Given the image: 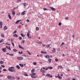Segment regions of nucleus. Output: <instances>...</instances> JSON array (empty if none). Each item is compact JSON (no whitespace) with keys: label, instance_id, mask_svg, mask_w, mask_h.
<instances>
[{"label":"nucleus","instance_id":"nucleus-1","mask_svg":"<svg viewBox=\"0 0 80 80\" xmlns=\"http://www.w3.org/2000/svg\"><path fill=\"white\" fill-rule=\"evenodd\" d=\"M14 68H15L14 67H9L8 69V70L9 72H14L15 71V69H14Z\"/></svg>","mask_w":80,"mask_h":80},{"label":"nucleus","instance_id":"nucleus-2","mask_svg":"<svg viewBox=\"0 0 80 80\" xmlns=\"http://www.w3.org/2000/svg\"><path fill=\"white\" fill-rule=\"evenodd\" d=\"M7 78L8 79H13V80H15V78L13 76H10V75H8L7 76Z\"/></svg>","mask_w":80,"mask_h":80},{"label":"nucleus","instance_id":"nucleus-3","mask_svg":"<svg viewBox=\"0 0 80 80\" xmlns=\"http://www.w3.org/2000/svg\"><path fill=\"white\" fill-rule=\"evenodd\" d=\"M18 60H23V58L22 57H19L17 58Z\"/></svg>","mask_w":80,"mask_h":80},{"label":"nucleus","instance_id":"nucleus-4","mask_svg":"<svg viewBox=\"0 0 80 80\" xmlns=\"http://www.w3.org/2000/svg\"><path fill=\"white\" fill-rule=\"evenodd\" d=\"M30 33V31H28V32L27 33V36L28 37V38H30V34H29Z\"/></svg>","mask_w":80,"mask_h":80},{"label":"nucleus","instance_id":"nucleus-5","mask_svg":"<svg viewBox=\"0 0 80 80\" xmlns=\"http://www.w3.org/2000/svg\"><path fill=\"white\" fill-rule=\"evenodd\" d=\"M31 78H37V77L36 76H35L34 75H32V74H31Z\"/></svg>","mask_w":80,"mask_h":80},{"label":"nucleus","instance_id":"nucleus-6","mask_svg":"<svg viewBox=\"0 0 80 80\" xmlns=\"http://www.w3.org/2000/svg\"><path fill=\"white\" fill-rule=\"evenodd\" d=\"M45 58L47 59L50 58V56L48 55H46V56H44Z\"/></svg>","mask_w":80,"mask_h":80},{"label":"nucleus","instance_id":"nucleus-7","mask_svg":"<svg viewBox=\"0 0 80 80\" xmlns=\"http://www.w3.org/2000/svg\"><path fill=\"white\" fill-rule=\"evenodd\" d=\"M6 50H7L6 48H2V50L3 52H6Z\"/></svg>","mask_w":80,"mask_h":80},{"label":"nucleus","instance_id":"nucleus-8","mask_svg":"<svg viewBox=\"0 0 80 80\" xmlns=\"http://www.w3.org/2000/svg\"><path fill=\"white\" fill-rule=\"evenodd\" d=\"M46 76H47V77H49L51 78H52V75H50V74H46Z\"/></svg>","mask_w":80,"mask_h":80},{"label":"nucleus","instance_id":"nucleus-9","mask_svg":"<svg viewBox=\"0 0 80 80\" xmlns=\"http://www.w3.org/2000/svg\"><path fill=\"white\" fill-rule=\"evenodd\" d=\"M8 17L10 20H12V17L9 13H8Z\"/></svg>","mask_w":80,"mask_h":80},{"label":"nucleus","instance_id":"nucleus-10","mask_svg":"<svg viewBox=\"0 0 80 80\" xmlns=\"http://www.w3.org/2000/svg\"><path fill=\"white\" fill-rule=\"evenodd\" d=\"M50 8L52 10V11H55V8H52V7Z\"/></svg>","mask_w":80,"mask_h":80},{"label":"nucleus","instance_id":"nucleus-11","mask_svg":"<svg viewBox=\"0 0 80 80\" xmlns=\"http://www.w3.org/2000/svg\"><path fill=\"white\" fill-rule=\"evenodd\" d=\"M23 5H24V7H27V6L28 5V4H27V3H24V4H23Z\"/></svg>","mask_w":80,"mask_h":80},{"label":"nucleus","instance_id":"nucleus-12","mask_svg":"<svg viewBox=\"0 0 80 80\" xmlns=\"http://www.w3.org/2000/svg\"><path fill=\"white\" fill-rule=\"evenodd\" d=\"M16 68H18V69H20V67L19 65L16 66Z\"/></svg>","mask_w":80,"mask_h":80},{"label":"nucleus","instance_id":"nucleus-13","mask_svg":"<svg viewBox=\"0 0 80 80\" xmlns=\"http://www.w3.org/2000/svg\"><path fill=\"white\" fill-rule=\"evenodd\" d=\"M25 11H24V12H22L21 13V15H25Z\"/></svg>","mask_w":80,"mask_h":80},{"label":"nucleus","instance_id":"nucleus-14","mask_svg":"<svg viewBox=\"0 0 80 80\" xmlns=\"http://www.w3.org/2000/svg\"><path fill=\"white\" fill-rule=\"evenodd\" d=\"M19 65L21 67H23V64H22V63L19 64Z\"/></svg>","mask_w":80,"mask_h":80},{"label":"nucleus","instance_id":"nucleus-15","mask_svg":"<svg viewBox=\"0 0 80 80\" xmlns=\"http://www.w3.org/2000/svg\"><path fill=\"white\" fill-rule=\"evenodd\" d=\"M0 63L1 65H2V64H3L4 63V62L2 61H1L0 62Z\"/></svg>","mask_w":80,"mask_h":80},{"label":"nucleus","instance_id":"nucleus-16","mask_svg":"<svg viewBox=\"0 0 80 80\" xmlns=\"http://www.w3.org/2000/svg\"><path fill=\"white\" fill-rule=\"evenodd\" d=\"M1 37H2V38H5V36H4V34H1Z\"/></svg>","mask_w":80,"mask_h":80},{"label":"nucleus","instance_id":"nucleus-17","mask_svg":"<svg viewBox=\"0 0 80 80\" xmlns=\"http://www.w3.org/2000/svg\"><path fill=\"white\" fill-rule=\"evenodd\" d=\"M23 75L25 76H26V77H27V76H28V74L25 73V72H24L23 73Z\"/></svg>","mask_w":80,"mask_h":80},{"label":"nucleus","instance_id":"nucleus-18","mask_svg":"<svg viewBox=\"0 0 80 80\" xmlns=\"http://www.w3.org/2000/svg\"><path fill=\"white\" fill-rule=\"evenodd\" d=\"M3 28H4V30H7V27L6 26H5Z\"/></svg>","mask_w":80,"mask_h":80},{"label":"nucleus","instance_id":"nucleus-19","mask_svg":"<svg viewBox=\"0 0 80 80\" xmlns=\"http://www.w3.org/2000/svg\"><path fill=\"white\" fill-rule=\"evenodd\" d=\"M20 22V20H18L17 21L15 22L16 24H18V22Z\"/></svg>","mask_w":80,"mask_h":80},{"label":"nucleus","instance_id":"nucleus-20","mask_svg":"<svg viewBox=\"0 0 80 80\" xmlns=\"http://www.w3.org/2000/svg\"><path fill=\"white\" fill-rule=\"evenodd\" d=\"M52 52H55V48H53V50H52Z\"/></svg>","mask_w":80,"mask_h":80},{"label":"nucleus","instance_id":"nucleus-21","mask_svg":"<svg viewBox=\"0 0 80 80\" xmlns=\"http://www.w3.org/2000/svg\"><path fill=\"white\" fill-rule=\"evenodd\" d=\"M13 36L14 37H18V35L17 34H14L13 35Z\"/></svg>","mask_w":80,"mask_h":80},{"label":"nucleus","instance_id":"nucleus-22","mask_svg":"<svg viewBox=\"0 0 80 80\" xmlns=\"http://www.w3.org/2000/svg\"><path fill=\"white\" fill-rule=\"evenodd\" d=\"M48 61L49 63H51V62H52V59H49Z\"/></svg>","mask_w":80,"mask_h":80},{"label":"nucleus","instance_id":"nucleus-23","mask_svg":"<svg viewBox=\"0 0 80 80\" xmlns=\"http://www.w3.org/2000/svg\"><path fill=\"white\" fill-rule=\"evenodd\" d=\"M58 78L59 79H60V80H61V79H62V77L61 76H58Z\"/></svg>","mask_w":80,"mask_h":80},{"label":"nucleus","instance_id":"nucleus-24","mask_svg":"<svg viewBox=\"0 0 80 80\" xmlns=\"http://www.w3.org/2000/svg\"><path fill=\"white\" fill-rule=\"evenodd\" d=\"M37 43H38V44H41V43H42V42H36Z\"/></svg>","mask_w":80,"mask_h":80},{"label":"nucleus","instance_id":"nucleus-25","mask_svg":"<svg viewBox=\"0 0 80 80\" xmlns=\"http://www.w3.org/2000/svg\"><path fill=\"white\" fill-rule=\"evenodd\" d=\"M12 15H15V12H14V11H12Z\"/></svg>","mask_w":80,"mask_h":80},{"label":"nucleus","instance_id":"nucleus-26","mask_svg":"<svg viewBox=\"0 0 80 80\" xmlns=\"http://www.w3.org/2000/svg\"><path fill=\"white\" fill-rule=\"evenodd\" d=\"M32 64H33V65H37V63L35 62H32Z\"/></svg>","mask_w":80,"mask_h":80},{"label":"nucleus","instance_id":"nucleus-27","mask_svg":"<svg viewBox=\"0 0 80 80\" xmlns=\"http://www.w3.org/2000/svg\"><path fill=\"white\" fill-rule=\"evenodd\" d=\"M41 72H42V73H45V71L42 69H41L40 70Z\"/></svg>","mask_w":80,"mask_h":80},{"label":"nucleus","instance_id":"nucleus-28","mask_svg":"<svg viewBox=\"0 0 80 80\" xmlns=\"http://www.w3.org/2000/svg\"><path fill=\"white\" fill-rule=\"evenodd\" d=\"M17 50H18L17 49H13V52H17Z\"/></svg>","mask_w":80,"mask_h":80},{"label":"nucleus","instance_id":"nucleus-29","mask_svg":"<svg viewBox=\"0 0 80 80\" xmlns=\"http://www.w3.org/2000/svg\"><path fill=\"white\" fill-rule=\"evenodd\" d=\"M21 35L23 37H25V35H24L23 34L21 33Z\"/></svg>","mask_w":80,"mask_h":80},{"label":"nucleus","instance_id":"nucleus-30","mask_svg":"<svg viewBox=\"0 0 80 80\" xmlns=\"http://www.w3.org/2000/svg\"><path fill=\"white\" fill-rule=\"evenodd\" d=\"M48 68L50 69V70H52L53 68L52 67H48Z\"/></svg>","mask_w":80,"mask_h":80},{"label":"nucleus","instance_id":"nucleus-31","mask_svg":"<svg viewBox=\"0 0 80 80\" xmlns=\"http://www.w3.org/2000/svg\"><path fill=\"white\" fill-rule=\"evenodd\" d=\"M35 71V69H33L32 70H31V72L33 73V72H34Z\"/></svg>","mask_w":80,"mask_h":80},{"label":"nucleus","instance_id":"nucleus-32","mask_svg":"<svg viewBox=\"0 0 80 80\" xmlns=\"http://www.w3.org/2000/svg\"><path fill=\"white\" fill-rule=\"evenodd\" d=\"M12 45L13 47H15V44H14V43L13 42H12Z\"/></svg>","mask_w":80,"mask_h":80},{"label":"nucleus","instance_id":"nucleus-33","mask_svg":"<svg viewBox=\"0 0 80 80\" xmlns=\"http://www.w3.org/2000/svg\"><path fill=\"white\" fill-rule=\"evenodd\" d=\"M3 42V39H1L0 41V43H2V42Z\"/></svg>","mask_w":80,"mask_h":80},{"label":"nucleus","instance_id":"nucleus-34","mask_svg":"<svg viewBox=\"0 0 80 80\" xmlns=\"http://www.w3.org/2000/svg\"><path fill=\"white\" fill-rule=\"evenodd\" d=\"M58 67H59V68H63V67H62V66H58Z\"/></svg>","mask_w":80,"mask_h":80},{"label":"nucleus","instance_id":"nucleus-35","mask_svg":"<svg viewBox=\"0 0 80 80\" xmlns=\"http://www.w3.org/2000/svg\"><path fill=\"white\" fill-rule=\"evenodd\" d=\"M17 33V31L16 30H15L13 32V34H14V33Z\"/></svg>","mask_w":80,"mask_h":80},{"label":"nucleus","instance_id":"nucleus-36","mask_svg":"<svg viewBox=\"0 0 80 80\" xmlns=\"http://www.w3.org/2000/svg\"><path fill=\"white\" fill-rule=\"evenodd\" d=\"M1 67H2L3 68H5V65H1Z\"/></svg>","mask_w":80,"mask_h":80},{"label":"nucleus","instance_id":"nucleus-37","mask_svg":"<svg viewBox=\"0 0 80 80\" xmlns=\"http://www.w3.org/2000/svg\"><path fill=\"white\" fill-rule=\"evenodd\" d=\"M36 30L38 31V30H39V28H38V27H36Z\"/></svg>","mask_w":80,"mask_h":80},{"label":"nucleus","instance_id":"nucleus-38","mask_svg":"<svg viewBox=\"0 0 80 80\" xmlns=\"http://www.w3.org/2000/svg\"><path fill=\"white\" fill-rule=\"evenodd\" d=\"M50 44H48L47 45V47H46L47 48H48V47H50Z\"/></svg>","mask_w":80,"mask_h":80},{"label":"nucleus","instance_id":"nucleus-39","mask_svg":"<svg viewBox=\"0 0 80 80\" xmlns=\"http://www.w3.org/2000/svg\"><path fill=\"white\" fill-rule=\"evenodd\" d=\"M3 25V22H0V25Z\"/></svg>","mask_w":80,"mask_h":80},{"label":"nucleus","instance_id":"nucleus-40","mask_svg":"<svg viewBox=\"0 0 80 80\" xmlns=\"http://www.w3.org/2000/svg\"><path fill=\"white\" fill-rule=\"evenodd\" d=\"M64 43H65L63 42H62L60 45V47H61V46H62V45H64Z\"/></svg>","mask_w":80,"mask_h":80},{"label":"nucleus","instance_id":"nucleus-41","mask_svg":"<svg viewBox=\"0 0 80 80\" xmlns=\"http://www.w3.org/2000/svg\"><path fill=\"white\" fill-rule=\"evenodd\" d=\"M8 50H11V48H10V46H8Z\"/></svg>","mask_w":80,"mask_h":80},{"label":"nucleus","instance_id":"nucleus-42","mask_svg":"<svg viewBox=\"0 0 80 80\" xmlns=\"http://www.w3.org/2000/svg\"><path fill=\"white\" fill-rule=\"evenodd\" d=\"M19 54H22V53H23V52H20L19 51Z\"/></svg>","mask_w":80,"mask_h":80},{"label":"nucleus","instance_id":"nucleus-43","mask_svg":"<svg viewBox=\"0 0 80 80\" xmlns=\"http://www.w3.org/2000/svg\"><path fill=\"white\" fill-rule=\"evenodd\" d=\"M55 60L56 62H58V59L57 58H56V59H55Z\"/></svg>","mask_w":80,"mask_h":80},{"label":"nucleus","instance_id":"nucleus-44","mask_svg":"<svg viewBox=\"0 0 80 80\" xmlns=\"http://www.w3.org/2000/svg\"><path fill=\"white\" fill-rule=\"evenodd\" d=\"M61 25H62V23L59 22L58 23V25L61 26Z\"/></svg>","mask_w":80,"mask_h":80},{"label":"nucleus","instance_id":"nucleus-45","mask_svg":"<svg viewBox=\"0 0 80 80\" xmlns=\"http://www.w3.org/2000/svg\"><path fill=\"white\" fill-rule=\"evenodd\" d=\"M31 75L35 76V75H36V73H32Z\"/></svg>","mask_w":80,"mask_h":80},{"label":"nucleus","instance_id":"nucleus-46","mask_svg":"<svg viewBox=\"0 0 80 80\" xmlns=\"http://www.w3.org/2000/svg\"><path fill=\"white\" fill-rule=\"evenodd\" d=\"M43 10H47V9L46 8H43Z\"/></svg>","mask_w":80,"mask_h":80},{"label":"nucleus","instance_id":"nucleus-47","mask_svg":"<svg viewBox=\"0 0 80 80\" xmlns=\"http://www.w3.org/2000/svg\"><path fill=\"white\" fill-rule=\"evenodd\" d=\"M25 40H22V43H24V42H25Z\"/></svg>","mask_w":80,"mask_h":80},{"label":"nucleus","instance_id":"nucleus-48","mask_svg":"<svg viewBox=\"0 0 80 80\" xmlns=\"http://www.w3.org/2000/svg\"><path fill=\"white\" fill-rule=\"evenodd\" d=\"M9 55L10 56H13V54H9Z\"/></svg>","mask_w":80,"mask_h":80},{"label":"nucleus","instance_id":"nucleus-49","mask_svg":"<svg viewBox=\"0 0 80 80\" xmlns=\"http://www.w3.org/2000/svg\"><path fill=\"white\" fill-rule=\"evenodd\" d=\"M19 40H22V38L21 37H20L19 38Z\"/></svg>","mask_w":80,"mask_h":80},{"label":"nucleus","instance_id":"nucleus-50","mask_svg":"<svg viewBox=\"0 0 80 80\" xmlns=\"http://www.w3.org/2000/svg\"><path fill=\"white\" fill-rule=\"evenodd\" d=\"M6 45H10V44H8V43H6Z\"/></svg>","mask_w":80,"mask_h":80},{"label":"nucleus","instance_id":"nucleus-51","mask_svg":"<svg viewBox=\"0 0 80 80\" xmlns=\"http://www.w3.org/2000/svg\"><path fill=\"white\" fill-rule=\"evenodd\" d=\"M26 21L27 22H30V21H29V20L28 19H27Z\"/></svg>","mask_w":80,"mask_h":80},{"label":"nucleus","instance_id":"nucleus-52","mask_svg":"<svg viewBox=\"0 0 80 80\" xmlns=\"http://www.w3.org/2000/svg\"><path fill=\"white\" fill-rule=\"evenodd\" d=\"M48 68H46L45 69V70H48Z\"/></svg>","mask_w":80,"mask_h":80},{"label":"nucleus","instance_id":"nucleus-53","mask_svg":"<svg viewBox=\"0 0 80 80\" xmlns=\"http://www.w3.org/2000/svg\"><path fill=\"white\" fill-rule=\"evenodd\" d=\"M18 47H19V48H21L22 47V46H20V45H19Z\"/></svg>","mask_w":80,"mask_h":80},{"label":"nucleus","instance_id":"nucleus-54","mask_svg":"<svg viewBox=\"0 0 80 80\" xmlns=\"http://www.w3.org/2000/svg\"><path fill=\"white\" fill-rule=\"evenodd\" d=\"M42 46L43 47H45V45L44 44H43Z\"/></svg>","mask_w":80,"mask_h":80},{"label":"nucleus","instance_id":"nucleus-55","mask_svg":"<svg viewBox=\"0 0 80 80\" xmlns=\"http://www.w3.org/2000/svg\"><path fill=\"white\" fill-rule=\"evenodd\" d=\"M68 17H67L66 18H65L66 20H68Z\"/></svg>","mask_w":80,"mask_h":80},{"label":"nucleus","instance_id":"nucleus-56","mask_svg":"<svg viewBox=\"0 0 80 80\" xmlns=\"http://www.w3.org/2000/svg\"><path fill=\"white\" fill-rule=\"evenodd\" d=\"M3 71H4V72H5V71H6V69H3Z\"/></svg>","mask_w":80,"mask_h":80},{"label":"nucleus","instance_id":"nucleus-57","mask_svg":"<svg viewBox=\"0 0 80 80\" xmlns=\"http://www.w3.org/2000/svg\"><path fill=\"white\" fill-rule=\"evenodd\" d=\"M23 55L24 57H28V56L26 55L25 54H24Z\"/></svg>","mask_w":80,"mask_h":80},{"label":"nucleus","instance_id":"nucleus-58","mask_svg":"<svg viewBox=\"0 0 80 80\" xmlns=\"http://www.w3.org/2000/svg\"><path fill=\"white\" fill-rule=\"evenodd\" d=\"M11 42L12 43V42H13V39H11Z\"/></svg>","mask_w":80,"mask_h":80},{"label":"nucleus","instance_id":"nucleus-59","mask_svg":"<svg viewBox=\"0 0 80 80\" xmlns=\"http://www.w3.org/2000/svg\"><path fill=\"white\" fill-rule=\"evenodd\" d=\"M3 77V75H0V77Z\"/></svg>","mask_w":80,"mask_h":80},{"label":"nucleus","instance_id":"nucleus-60","mask_svg":"<svg viewBox=\"0 0 80 80\" xmlns=\"http://www.w3.org/2000/svg\"><path fill=\"white\" fill-rule=\"evenodd\" d=\"M66 80H70V78H68Z\"/></svg>","mask_w":80,"mask_h":80},{"label":"nucleus","instance_id":"nucleus-61","mask_svg":"<svg viewBox=\"0 0 80 80\" xmlns=\"http://www.w3.org/2000/svg\"><path fill=\"white\" fill-rule=\"evenodd\" d=\"M28 54H29V55H31V53H30V52H28Z\"/></svg>","mask_w":80,"mask_h":80},{"label":"nucleus","instance_id":"nucleus-62","mask_svg":"<svg viewBox=\"0 0 80 80\" xmlns=\"http://www.w3.org/2000/svg\"><path fill=\"white\" fill-rule=\"evenodd\" d=\"M41 52L42 53H44V52L43 51H42Z\"/></svg>","mask_w":80,"mask_h":80},{"label":"nucleus","instance_id":"nucleus-63","mask_svg":"<svg viewBox=\"0 0 80 80\" xmlns=\"http://www.w3.org/2000/svg\"><path fill=\"white\" fill-rule=\"evenodd\" d=\"M21 48V49H22V50H24V48H23V47H22Z\"/></svg>","mask_w":80,"mask_h":80},{"label":"nucleus","instance_id":"nucleus-64","mask_svg":"<svg viewBox=\"0 0 80 80\" xmlns=\"http://www.w3.org/2000/svg\"><path fill=\"white\" fill-rule=\"evenodd\" d=\"M7 55H10V54H9V53L7 52Z\"/></svg>","mask_w":80,"mask_h":80}]
</instances>
